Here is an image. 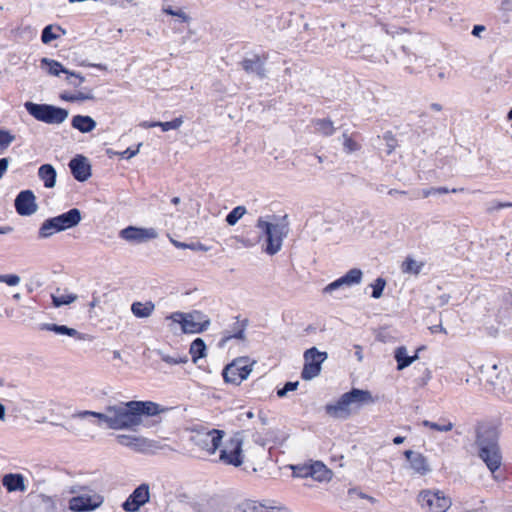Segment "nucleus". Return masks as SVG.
Returning <instances> with one entry per match:
<instances>
[{
	"label": "nucleus",
	"mask_w": 512,
	"mask_h": 512,
	"mask_svg": "<svg viewBox=\"0 0 512 512\" xmlns=\"http://www.w3.org/2000/svg\"><path fill=\"white\" fill-rule=\"evenodd\" d=\"M167 408L150 400H130L106 406V411L113 413L114 430H132L140 425L148 426L146 418L155 417Z\"/></svg>",
	"instance_id": "nucleus-1"
},
{
	"label": "nucleus",
	"mask_w": 512,
	"mask_h": 512,
	"mask_svg": "<svg viewBox=\"0 0 512 512\" xmlns=\"http://www.w3.org/2000/svg\"><path fill=\"white\" fill-rule=\"evenodd\" d=\"M499 426L494 421H478L475 425L477 456L492 474L500 469L503 460Z\"/></svg>",
	"instance_id": "nucleus-2"
},
{
	"label": "nucleus",
	"mask_w": 512,
	"mask_h": 512,
	"mask_svg": "<svg viewBox=\"0 0 512 512\" xmlns=\"http://www.w3.org/2000/svg\"><path fill=\"white\" fill-rule=\"evenodd\" d=\"M374 403L373 396L369 390L351 388L342 394L334 403H327L324 406L325 413L334 419H348L352 414L351 406L360 408L364 405Z\"/></svg>",
	"instance_id": "nucleus-3"
},
{
	"label": "nucleus",
	"mask_w": 512,
	"mask_h": 512,
	"mask_svg": "<svg viewBox=\"0 0 512 512\" xmlns=\"http://www.w3.org/2000/svg\"><path fill=\"white\" fill-rule=\"evenodd\" d=\"M255 226L261 231L262 251L270 256L277 254L281 250L284 237L287 235L286 225L272 223L264 220L263 217H259Z\"/></svg>",
	"instance_id": "nucleus-4"
},
{
	"label": "nucleus",
	"mask_w": 512,
	"mask_h": 512,
	"mask_svg": "<svg viewBox=\"0 0 512 512\" xmlns=\"http://www.w3.org/2000/svg\"><path fill=\"white\" fill-rule=\"evenodd\" d=\"M167 320L179 324L183 334H200L205 332L210 324V318L200 310L190 312L176 311L166 316Z\"/></svg>",
	"instance_id": "nucleus-5"
},
{
	"label": "nucleus",
	"mask_w": 512,
	"mask_h": 512,
	"mask_svg": "<svg viewBox=\"0 0 512 512\" xmlns=\"http://www.w3.org/2000/svg\"><path fill=\"white\" fill-rule=\"evenodd\" d=\"M256 362H250L248 356H240L227 363L222 369V377L225 383L240 385L242 381L246 380L253 370V365Z\"/></svg>",
	"instance_id": "nucleus-6"
},
{
	"label": "nucleus",
	"mask_w": 512,
	"mask_h": 512,
	"mask_svg": "<svg viewBox=\"0 0 512 512\" xmlns=\"http://www.w3.org/2000/svg\"><path fill=\"white\" fill-rule=\"evenodd\" d=\"M243 431H237L225 442V445L219 451V460L233 467H240L244 462L243 454Z\"/></svg>",
	"instance_id": "nucleus-7"
},
{
	"label": "nucleus",
	"mask_w": 512,
	"mask_h": 512,
	"mask_svg": "<svg viewBox=\"0 0 512 512\" xmlns=\"http://www.w3.org/2000/svg\"><path fill=\"white\" fill-rule=\"evenodd\" d=\"M328 358L327 352L319 351L313 346L304 352V365L301 371V378L305 381L317 377L322 369L323 362Z\"/></svg>",
	"instance_id": "nucleus-8"
},
{
	"label": "nucleus",
	"mask_w": 512,
	"mask_h": 512,
	"mask_svg": "<svg viewBox=\"0 0 512 512\" xmlns=\"http://www.w3.org/2000/svg\"><path fill=\"white\" fill-rule=\"evenodd\" d=\"M27 112L39 121L49 124L62 123L64 121V109L47 104L26 102Z\"/></svg>",
	"instance_id": "nucleus-9"
},
{
	"label": "nucleus",
	"mask_w": 512,
	"mask_h": 512,
	"mask_svg": "<svg viewBox=\"0 0 512 512\" xmlns=\"http://www.w3.org/2000/svg\"><path fill=\"white\" fill-rule=\"evenodd\" d=\"M418 502L429 512H446L451 506V500L442 491L423 490L418 495Z\"/></svg>",
	"instance_id": "nucleus-10"
},
{
	"label": "nucleus",
	"mask_w": 512,
	"mask_h": 512,
	"mask_svg": "<svg viewBox=\"0 0 512 512\" xmlns=\"http://www.w3.org/2000/svg\"><path fill=\"white\" fill-rule=\"evenodd\" d=\"M225 432L220 429H211L208 431H198L191 437L193 443L207 451L209 454H214L221 446Z\"/></svg>",
	"instance_id": "nucleus-11"
},
{
	"label": "nucleus",
	"mask_w": 512,
	"mask_h": 512,
	"mask_svg": "<svg viewBox=\"0 0 512 512\" xmlns=\"http://www.w3.org/2000/svg\"><path fill=\"white\" fill-rule=\"evenodd\" d=\"M119 237L129 243L141 244L158 237L155 228H146L140 226L129 225L119 231Z\"/></svg>",
	"instance_id": "nucleus-12"
},
{
	"label": "nucleus",
	"mask_w": 512,
	"mask_h": 512,
	"mask_svg": "<svg viewBox=\"0 0 512 512\" xmlns=\"http://www.w3.org/2000/svg\"><path fill=\"white\" fill-rule=\"evenodd\" d=\"M150 501V486L148 483H141L121 504L126 512H138L141 507Z\"/></svg>",
	"instance_id": "nucleus-13"
},
{
	"label": "nucleus",
	"mask_w": 512,
	"mask_h": 512,
	"mask_svg": "<svg viewBox=\"0 0 512 512\" xmlns=\"http://www.w3.org/2000/svg\"><path fill=\"white\" fill-rule=\"evenodd\" d=\"M103 502L104 498L99 494H81L69 500V509L73 512H91L99 508Z\"/></svg>",
	"instance_id": "nucleus-14"
},
{
	"label": "nucleus",
	"mask_w": 512,
	"mask_h": 512,
	"mask_svg": "<svg viewBox=\"0 0 512 512\" xmlns=\"http://www.w3.org/2000/svg\"><path fill=\"white\" fill-rule=\"evenodd\" d=\"M363 271L360 268H352L348 270L344 275L330 282L323 288V293L330 294L333 291L344 287H352L362 282Z\"/></svg>",
	"instance_id": "nucleus-15"
},
{
	"label": "nucleus",
	"mask_w": 512,
	"mask_h": 512,
	"mask_svg": "<svg viewBox=\"0 0 512 512\" xmlns=\"http://www.w3.org/2000/svg\"><path fill=\"white\" fill-rule=\"evenodd\" d=\"M268 60V54L263 53L259 54H251L250 57H245L240 62L242 69L247 74L256 75L259 79H265L267 77V70L265 68V64Z\"/></svg>",
	"instance_id": "nucleus-16"
},
{
	"label": "nucleus",
	"mask_w": 512,
	"mask_h": 512,
	"mask_svg": "<svg viewBox=\"0 0 512 512\" xmlns=\"http://www.w3.org/2000/svg\"><path fill=\"white\" fill-rule=\"evenodd\" d=\"M70 172L78 182H85L92 176V166L83 154H76L68 163Z\"/></svg>",
	"instance_id": "nucleus-17"
},
{
	"label": "nucleus",
	"mask_w": 512,
	"mask_h": 512,
	"mask_svg": "<svg viewBox=\"0 0 512 512\" xmlns=\"http://www.w3.org/2000/svg\"><path fill=\"white\" fill-rule=\"evenodd\" d=\"M17 213L21 216H30L37 211L36 198L31 190L21 191L14 202Z\"/></svg>",
	"instance_id": "nucleus-18"
},
{
	"label": "nucleus",
	"mask_w": 512,
	"mask_h": 512,
	"mask_svg": "<svg viewBox=\"0 0 512 512\" xmlns=\"http://www.w3.org/2000/svg\"><path fill=\"white\" fill-rule=\"evenodd\" d=\"M22 512H56V505L51 497L38 495L23 507Z\"/></svg>",
	"instance_id": "nucleus-19"
},
{
	"label": "nucleus",
	"mask_w": 512,
	"mask_h": 512,
	"mask_svg": "<svg viewBox=\"0 0 512 512\" xmlns=\"http://www.w3.org/2000/svg\"><path fill=\"white\" fill-rule=\"evenodd\" d=\"M404 456L406 460L410 463V467L420 475H426L431 471L429 467L427 458L419 453L414 452L413 450H405Z\"/></svg>",
	"instance_id": "nucleus-20"
},
{
	"label": "nucleus",
	"mask_w": 512,
	"mask_h": 512,
	"mask_svg": "<svg viewBox=\"0 0 512 512\" xmlns=\"http://www.w3.org/2000/svg\"><path fill=\"white\" fill-rule=\"evenodd\" d=\"M2 485L9 493L21 492L27 490L25 477L20 473H8L2 477Z\"/></svg>",
	"instance_id": "nucleus-21"
},
{
	"label": "nucleus",
	"mask_w": 512,
	"mask_h": 512,
	"mask_svg": "<svg viewBox=\"0 0 512 512\" xmlns=\"http://www.w3.org/2000/svg\"><path fill=\"white\" fill-rule=\"evenodd\" d=\"M64 230V213L54 218L47 219L39 229L40 238H48L57 232Z\"/></svg>",
	"instance_id": "nucleus-22"
},
{
	"label": "nucleus",
	"mask_w": 512,
	"mask_h": 512,
	"mask_svg": "<svg viewBox=\"0 0 512 512\" xmlns=\"http://www.w3.org/2000/svg\"><path fill=\"white\" fill-rule=\"evenodd\" d=\"M86 418V417H94L98 419V425L101 426L102 424H105L107 428L114 430V424H112L113 421V413L106 411L105 412H95L90 410H84L77 414H73L72 418Z\"/></svg>",
	"instance_id": "nucleus-23"
},
{
	"label": "nucleus",
	"mask_w": 512,
	"mask_h": 512,
	"mask_svg": "<svg viewBox=\"0 0 512 512\" xmlns=\"http://www.w3.org/2000/svg\"><path fill=\"white\" fill-rule=\"evenodd\" d=\"M96 121L89 115L77 114L71 118L72 128L81 133H89L96 128Z\"/></svg>",
	"instance_id": "nucleus-24"
},
{
	"label": "nucleus",
	"mask_w": 512,
	"mask_h": 512,
	"mask_svg": "<svg viewBox=\"0 0 512 512\" xmlns=\"http://www.w3.org/2000/svg\"><path fill=\"white\" fill-rule=\"evenodd\" d=\"M117 442L120 445L129 447L135 451H143L147 440L140 436L120 434L117 435Z\"/></svg>",
	"instance_id": "nucleus-25"
},
{
	"label": "nucleus",
	"mask_w": 512,
	"mask_h": 512,
	"mask_svg": "<svg viewBox=\"0 0 512 512\" xmlns=\"http://www.w3.org/2000/svg\"><path fill=\"white\" fill-rule=\"evenodd\" d=\"M183 124V117H176L171 121H143L140 123V127L148 129L154 127H160L163 132L170 130H176Z\"/></svg>",
	"instance_id": "nucleus-26"
},
{
	"label": "nucleus",
	"mask_w": 512,
	"mask_h": 512,
	"mask_svg": "<svg viewBox=\"0 0 512 512\" xmlns=\"http://www.w3.org/2000/svg\"><path fill=\"white\" fill-rule=\"evenodd\" d=\"M332 471L321 461H314L310 464V477L318 482L331 479Z\"/></svg>",
	"instance_id": "nucleus-27"
},
{
	"label": "nucleus",
	"mask_w": 512,
	"mask_h": 512,
	"mask_svg": "<svg viewBox=\"0 0 512 512\" xmlns=\"http://www.w3.org/2000/svg\"><path fill=\"white\" fill-rule=\"evenodd\" d=\"M189 353L193 363H197L198 360L206 357L207 346L205 341L200 337L195 338L190 344Z\"/></svg>",
	"instance_id": "nucleus-28"
},
{
	"label": "nucleus",
	"mask_w": 512,
	"mask_h": 512,
	"mask_svg": "<svg viewBox=\"0 0 512 512\" xmlns=\"http://www.w3.org/2000/svg\"><path fill=\"white\" fill-rule=\"evenodd\" d=\"M40 179L44 182L46 188H53L56 184V171L50 164L40 166L38 170Z\"/></svg>",
	"instance_id": "nucleus-29"
},
{
	"label": "nucleus",
	"mask_w": 512,
	"mask_h": 512,
	"mask_svg": "<svg viewBox=\"0 0 512 512\" xmlns=\"http://www.w3.org/2000/svg\"><path fill=\"white\" fill-rule=\"evenodd\" d=\"M394 359L397 362L396 369L398 371H402L405 368L409 367L413 363V359H411L410 355L407 353V349L405 346H398L394 350Z\"/></svg>",
	"instance_id": "nucleus-30"
},
{
	"label": "nucleus",
	"mask_w": 512,
	"mask_h": 512,
	"mask_svg": "<svg viewBox=\"0 0 512 512\" xmlns=\"http://www.w3.org/2000/svg\"><path fill=\"white\" fill-rule=\"evenodd\" d=\"M154 308L155 305L151 301H147L145 303L136 301L131 305V311L133 315L137 318L149 317L153 312Z\"/></svg>",
	"instance_id": "nucleus-31"
},
{
	"label": "nucleus",
	"mask_w": 512,
	"mask_h": 512,
	"mask_svg": "<svg viewBox=\"0 0 512 512\" xmlns=\"http://www.w3.org/2000/svg\"><path fill=\"white\" fill-rule=\"evenodd\" d=\"M95 96L92 93V90L87 87H83L82 90L77 92H66V102L76 103L83 102L86 100H94Z\"/></svg>",
	"instance_id": "nucleus-32"
},
{
	"label": "nucleus",
	"mask_w": 512,
	"mask_h": 512,
	"mask_svg": "<svg viewBox=\"0 0 512 512\" xmlns=\"http://www.w3.org/2000/svg\"><path fill=\"white\" fill-rule=\"evenodd\" d=\"M266 506L253 500H245L235 507V512H264Z\"/></svg>",
	"instance_id": "nucleus-33"
},
{
	"label": "nucleus",
	"mask_w": 512,
	"mask_h": 512,
	"mask_svg": "<svg viewBox=\"0 0 512 512\" xmlns=\"http://www.w3.org/2000/svg\"><path fill=\"white\" fill-rule=\"evenodd\" d=\"M64 31L58 25H48L46 26L41 35V40L44 44H48L51 41L60 38V33Z\"/></svg>",
	"instance_id": "nucleus-34"
},
{
	"label": "nucleus",
	"mask_w": 512,
	"mask_h": 512,
	"mask_svg": "<svg viewBox=\"0 0 512 512\" xmlns=\"http://www.w3.org/2000/svg\"><path fill=\"white\" fill-rule=\"evenodd\" d=\"M236 241L242 244L244 247H254L261 242V231L260 232H249L246 235H240L236 237Z\"/></svg>",
	"instance_id": "nucleus-35"
},
{
	"label": "nucleus",
	"mask_w": 512,
	"mask_h": 512,
	"mask_svg": "<svg viewBox=\"0 0 512 512\" xmlns=\"http://www.w3.org/2000/svg\"><path fill=\"white\" fill-rule=\"evenodd\" d=\"M40 66L53 76H58L60 73L64 72V67L60 62L48 58H42Z\"/></svg>",
	"instance_id": "nucleus-36"
},
{
	"label": "nucleus",
	"mask_w": 512,
	"mask_h": 512,
	"mask_svg": "<svg viewBox=\"0 0 512 512\" xmlns=\"http://www.w3.org/2000/svg\"><path fill=\"white\" fill-rule=\"evenodd\" d=\"M441 421H442V423H436V422H432L429 420H423L421 424L424 427H427V428H430L432 430L439 431V432H448L453 429L454 424L451 421L446 420V419H441Z\"/></svg>",
	"instance_id": "nucleus-37"
},
{
	"label": "nucleus",
	"mask_w": 512,
	"mask_h": 512,
	"mask_svg": "<svg viewBox=\"0 0 512 512\" xmlns=\"http://www.w3.org/2000/svg\"><path fill=\"white\" fill-rule=\"evenodd\" d=\"M246 212L247 210L245 206H236L226 215L225 221L229 226H234L246 214Z\"/></svg>",
	"instance_id": "nucleus-38"
},
{
	"label": "nucleus",
	"mask_w": 512,
	"mask_h": 512,
	"mask_svg": "<svg viewBox=\"0 0 512 512\" xmlns=\"http://www.w3.org/2000/svg\"><path fill=\"white\" fill-rule=\"evenodd\" d=\"M423 263H418L411 257H407L401 266L403 273L418 275L421 272Z\"/></svg>",
	"instance_id": "nucleus-39"
},
{
	"label": "nucleus",
	"mask_w": 512,
	"mask_h": 512,
	"mask_svg": "<svg viewBox=\"0 0 512 512\" xmlns=\"http://www.w3.org/2000/svg\"><path fill=\"white\" fill-rule=\"evenodd\" d=\"M464 188H451L441 186V187H430L422 190L423 197L427 198L436 194H448V193H459L463 192Z\"/></svg>",
	"instance_id": "nucleus-40"
},
{
	"label": "nucleus",
	"mask_w": 512,
	"mask_h": 512,
	"mask_svg": "<svg viewBox=\"0 0 512 512\" xmlns=\"http://www.w3.org/2000/svg\"><path fill=\"white\" fill-rule=\"evenodd\" d=\"M316 130L324 136H331L335 132L333 122L329 118L318 119L315 122Z\"/></svg>",
	"instance_id": "nucleus-41"
},
{
	"label": "nucleus",
	"mask_w": 512,
	"mask_h": 512,
	"mask_svg": "<svg viewBox=\"0 0 512 512\" xmlns=\"http://www.w3.org/2000/svg\"><path fill=\"white\" fill-rule=\"evenodd\" d=\"M81 219L82 214L78 208H71L66 211V230L77 226Z\"/></svg>",
	"instance_id": "nucleus-42"
},
{
	"label": "nucleus",
	"mask_w": 512,
	"mask_h": 512,
	"mask_svg": "<svg viewBox=\"0 0 512 512\" xmlns=\"http://www.w3.org/2000/svg\"><path fill=\"white\" fill-rule=\"evenodd\" d=\"M386 279L383 277H377L371 284L370 287L372 288L371 297L373 299H379L382 297L384 289L386 287Z\"/></svg>",
	"instance_id": "nucleus-43"
},
{
	"label": "nucleus",
	"mask_w": 512,
	"mask_h": 512,
	"mask_svg": "<svg viewBox=\"0 0 512 512\" xmlns=\"http://www.w3.org/2000/svg\"><path fill=\"white\" fill-rule=\"evenodd\" d=\"M231 339H237V340H242V341L245 340L243 325L237 331H234L232 333L225 331L223 337L218 342V347L219 348L225 347L226 343Z\"/></svg>",
	"instance_id": "nucleus-44"
},
{
	"label": "nucleus",
	"mask_w": 512,
	"mask_h": 512,
	"mask_svg": "<svg viewBox=\"0 0 512 512\" xmlns=\"http://www.w3.org/2000/svg\"><path fill=\"white\" fill-rule=\"evenodd\" d=\"M85 81V77L79 73L75 72L73 70L66 68V83L78 88L81 86V84Z\"/></svg>",
	"instance_id": "nucleus-45"
},
{
	"label": "nucleus",
	"mask_w": 512,
	"mask_h": 512,
	"mask_svg": "<svg viewBox=\"0 0 512 512\" xmlns=\"http://www.w3.org/2000/svg\"><path fill=\"white\" fill-rule=\"evenodd\" d=\"M383 140L385 141L386 147L385 153L390 155L398 145L397 139L391 131H387L383 135Z\"/></svg>",
	"instance_id": "nucleus-46"
},
{
	"label": "nucleus",
	"mask_w": 512,
	"mask_h": 512,
	"mask_svg": "<svg viewBox=\"0 0 512 512\" xmlns=\"http://www.w3.org/2000/svg\"><path fill=\"white\" fill-rule=\"evenodd\" d=\"M510 207H512V202H502V201H498V200H492L489 203H487L486 213L491 215L495 212L500 211L501 209L510 208Z\"/></svg>",
	"instance_id": "nucleus-47"
},
{
	"label": "nucleus",
	"mask_w": 512,
	"mask_h": 512,
	"mask_svg": "<svg viewBox=\"0 0 512 512\" xmlns=\"http://www.w3.org/2000/svg\"><path fill=\"white\" fill-rule=\"evenodd\" d=\"M298 386L299 381H287L281 388L276 389V395L279 398H283L288 394V392H293L297 390Z\"/></svg>",
	"instance_id": "nucleus-48"
},
{
	"label": "nucleus",
	"mask_w": 512,
	"mask_h": 512,
	"mask_svg": "<svg viewBox=\"0 0 512 512\" xmlns=\"http://www.w3.org/2000/svg\"><path fill=\"white\" fill-rule=\"evenodd\" d=\"M291 469H292L293 477H298V478L310 477V464L292 465Z\"/></svg>",
	"instance_id": "nucleus-49"
},
{
	"label": "nucleus",
	"mask_w": 512,
	"mask_h": 512,
	"mask_svg": "<svg viewBox=\"0 0 512 512\" xmlns=\"http://www.w3.org/2000/svg\"><path fill=\"white\" fill-rule=\"evenodd\" d=\"M343 138V148L346 153H352L360 149V145L346 133L343 134Z\"/></svg>",
	"instance_id": "nucleus-50"
},
{
	"label": "nucleus",
	"mask_w": 512,
	"mask_h": 512,
	"mask_svg": "<svg viewBox=\"0 0 512 512\" xmlns=\"http://www.w3.org/2000/svg\"><path fill=\"white\" fill-rule=\"evenodd\" d=\"M14 140V135L8 131L0 130V150L6 149Z\"/></svg>",
	"instance_id": "nucleus-51"
},
{
	"label": "nucleus",
	"mask_w": 512,
	"mask_h": 512,
	"mask_svg": "<svg viewBox=\"0 0 512 512\" xmlns=\"http://www.w3.org/2000/svg\"><path fill=\"white\" fill-rule=\"evenodd\" d=\"M66 336L75 337L78 340H88V341H92L94 338L93 336H91L89 334L78 332L76 329L68 327V326H66Z\"/></svg>",
	"instance_id": "nucleus-52"
},
{
	"label": "nucleus",
	"mask_w": 512,
	"mask_h": 512,
	"mask_svg": "<svg viewBox=\"0 0 512 512\" xmlns=\"http://www.w3.org/2000/svg\"><path fill=\"white\" fill-rule=\"evenodd\" d=\"M162 361H164L167 364L170 365H176V364H185L188 362V357L186 355L184 356H170V355H163L161 357Z\"/></svg>",
	"instance_id": "nucleus-53"
},
{
	"label": "nucleus",
	"mask_w": 512,
	"mask_h": 512,
	"mask_svg": "<svg viewBox=\"0 0 512 512\" xmlns=\"http://www.w3.org/2000/svg\"><path fill=\"white\" fill-rule=\"evenodd\" d=\"M163 11L171 16H176L182 20V22H188L190 17L182 10H174L171 6L164 8Z\"/></svg>",
	"instance_id": "nucleus-54"
},
{
	"label": "nucleus",
	"mask_w": 512,
	"mask_h": 512,
	"mask_svg": "<svg viewBox=\"0 0 512 512\" xmlns=\"http://www.w3.org/2000/svg\"><path fill=\"white\" fill-rule=\"evenodd\" d=\"M141 146H142V143H138L135 148L128 147L126 150L119 152V156L122 159H127V160L131 159L132 157L136 156L139 153Z\"/></svg>",
	"instance_id": "nucleus-55"
},
{
	"label": "nucleus",
	"mask_w": 512,
	"mask_h": 512,
	"mask_svg": "<svg viewBox=\"0 0 512 512\" xmlns=\"http://www.w3.org/2000/svg\"><path fill=\"white\" fill-rule=\"evenodd\" d=\"M0 282L9 286H16L20 283V277L16 274L0 275Z\"/></svg>",
	"instance_id": "nucleus-56"
},
{
	"label": "nucleus",
	"mask_w": 512,
	"mask_h": 512,
	"mask_svg": "<svg viewBox=\"0 0 512 512\" xmlns=\"http://www.w3.org/2000/svg\"><path fill=\"white\" fill-rule=\"evenodd\" d=\"M40 330L53 331L57 334L64 335V325H56L50 323H44L39 326Z\"/></svg>",
	"instance_id": "nucleus-57"
},
{
	"label": "nucleus",
	"mask_w": 512,
	"mask_h": 512,
	"mask_svg": "<svg viewBox=\"0 0 512 512\" xmlns=\"http://www.w3.org/2000/svg\"><path fill=\"white\" fill-rule=\"evenodd\" d=\"M192 251H203L206 252L209 250L207 246H205L203 243L196 241V242H190L188 243V248Z\"/></svg>",
	"instance_id": "nucleus-58"
},
{
	"label": "nucleus",
	"mask_w": 512,
	"mask_h": 512,
	"mask_svg": "<svg viewBox=\"0 0 512 512\" xmlns=\"http://www.w3.org/2000/svg\"><path fill=\"white\" fill-rule=\"evenodd\" d=\"M484 31H486V26H484L482 24H476V25L473 26L471 34L474 37L480 38L481 37V33L484 32Z\"/></svg>",
	"instance_id": "nucleus-59"
},
{
	"label": "nucleus",
	"mask_w": 512,
	"mask_h": 512,
	"mask_svg": "<svg viewBox=\"0 0 512 512\" xmlns=\"http://www.w3.org/2000/svg\"><path fill=\"white\" fill-rule=\"evenodd\" d=\"M9 165V159L8 158H1L0 159V179L4 175V173L7 171Z\"/></svg>",
	"instance_id": "nucleus-60"
},
{
	"label": "nucleus",
	"mask_w": 512,
	"mask_h": 512,
	"mask_svg": "<svg viewBox=\"0 0 512 512\" xmlns=\"http://www.w3.org/2000/svg\"><path fill=\"white\" fill-rule=\"evenodd\" d=\"M51 298H52L53 305L55 307H61L62 305H64V295L56 296V295L52 294Z\"/></svg>",
	"instance_id": "nucleus-61"
},
{
	"label": "nucleus",
	"mask_w": 512,
	"mask_h": 512,
	"mask_svg": "<svg viewBox=\"0 0 512 512\" xmlns=\"http://www.w3.org/2000/svg\"><path fill=\"white\" fill-rule=\"evenodd\" d=\"M242 325H243V328H244V331H245L246 327L248 325V319H244L242 321H239L237 319V321L233 324V332L237 331L239 328H241Z\"/></svg>",
	"instance_id": "nucleus-62"
},
{
	"label": "nucleus",
	"mask_w": 512,
	"mask_h": 512,
	"mask_svg": "<svg viewBox=\"0 0 512 512\" xmlns=\"http://www.w3.org/2000/svg\"><path fill=\"white\" fill-rule=\"evenodd\" d=\"M450 298L451 297H450L449 294H442V295H440L439 298H438L439 299V306L442 307V306L446 305L449 302Z\"/></svg>",
	"instance_id": "nucleus-63"
},
{
	"label": "nucleus",
	"mask_w": 512,
	"mask_h": 512,
	"mask_svg": "<svg viewBox=\"0 0 512 512\" xmlns=\"http://www.w3.org/2000/svg\"><path fill=\"white\" fill-rule=\"evenodd\" d=\"M264 512H290V511L285 507H267L266 506V511H264Z\"/></svg>",
	"instance_id": "nucleus-64"
}]
</instances>
